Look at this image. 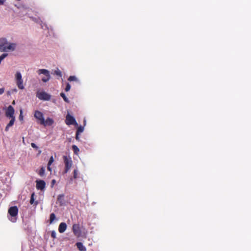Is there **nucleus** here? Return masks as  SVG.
Segmentation results:
<instances>
[{"instance_id":"2","label":"nucleus","mask_w":251,"mask_h":251,"mask_svg":"<svg viewBox=\"0 0 251 251\" xmlns=\"http://www.w3.org/2000/svg\"><path fill=\"white\" fill-rule=\"evenodd\" d=\"M15 81L19 89L23 90L25 88L23 84V80L20 72H17L15 74Z\"/></svg>"},{"instance_id":"17","label":"nucleus","mask_w":251,"mask_h":251,"mask_svg":"<svg viewBox=\"0 0 251 251\" xmlns=\"http://www.w3.org/2000/svg\"><path fill=\"white\" fill-rule=\"evenodd\" d=\"M54 162V158L53 156L50 157L49 161L48 164V170L50 172H51V168H50V165Z\"/></svg>"},{"instance_id":"12","label":"nucleus","mask_w":251,"mask_h":251,"mask_svg":"<svg viewBox=\"0 0 251 251\" xmlns=\"http://www.w3.org/2000/svg\"><path fill=\"white\" fill-rule=\"evenodd\" d=\"M54 123L53 119L50 118H48L46 120H44V124H42V125L46 126H51Z\"/></svg>"},{"instance_id":"27","label":"nucleus","mask_w":251,"mask_h":251,"mask_svg":"<svg viewBox=\"0 0 251 251\" xmlns=\"http://www.w3.org/2000/svg\"><path fill=\"white\" fill-rule=\"evenodd\" d=\"M70 89H71V85L69 83H67L66 84V86L65 89V90L66 92H68L69 91H70Z\"/></svg>"},{"instance_id":"32","label":"nucleus","mask_w":251,"mask_h":251,"mask_svg":"<svg viewBox=\"0 0 251 251\" xmlns=\"http://www.w3.org/2000/svg\"><path fill=\"white\" fill-rule=\"evenodd\" d=\"M4 88H0V95L4 93Z\"/></svg>"},{"instance_id":"39","label":"nucleus","mask_w":251,"mask_h":251,"mask_svg":"<svg viewBox=\"0 0 251 251\" xmlns=\"http://www.w3.org/2000/svg\"><path fill=\"white\" fill-rule=\"evenodd\" d=\"M73 173H76V171L75 170L74 171Z\"/></svg>"},{"instance_id":"26","label":"nucleus","mask_w":251,"mask_h":251,"mask_svg":"<svg viewBox=\"0 0 251 251\" xmlns=\"http://www.w3.org/2000/svg\"><path fill=\"white\" fill-rule=\"evenodd\" d=\"M51 237L52 238H53V239L56 238V232L54 230L51 231Z\"/></svg>"},{"instance_id":"31","label":"nucleus","mask_w":251,"mask_h":251,"mask_svg":"<svg viewBox=\"0 0 251 251\" xmlns=\"http://www.w3.org/2000/svg\"><path fill=\"white\" fill-rule=\"evenodd\" d=\"M79 134H78L77 133H76V135H75V139L77 141H80V138H79Z\"/></svg>"},{"instance_id":"22","label":"nucleus","mask_w":251,"mask_h":251,"mask_svg":"<svg viewBox=\"0 0 251 251\" xmlns=\"http://www.w3.org/2000/svg\"><path fill=\"white\" fill-rule=\"evenodd\" d=\"M60 96L63 98V99L64 100L67 102V103H69V100H68V99L66 97L65 94L62 92L60 93Z\"/></svg>"},{"instance_id":"20","label":"nucleus","mask_w":251,"mask_h":251,"mask_svg":"<svg viewBox=\"0 0 251 251\" xmlns=\"http://www.w3.org/2000/svg\"><path fill=\"white\" fill-rule=\"evenodd\" d=\"M34 193H33L31 194V198H30V203L31 204H34L35 205H36L38 204V202L37 201L34 202Z\"/></svg>"},{"instance_id":"25","label":"nucleus","mask_w":251,"mask_h":251,"mask_svg":"<svg viewBox=\"0 0 251 251\" xmlns=\"http://www.w3.org/2000/svg\"><path fill=\"white\" fill-rule=\"evenodd\" d=\"M68 80L70 81H76L77 79V78L75 76L71 75V76H69Z\"/></svg>"},{"instance_id":"28","label":"nucleus","mask_w":251,"mask_h":251,"mask_svg":"<svg viewBox=\"0 0 251 251\" xmlns=\"http://www.w3.org/2000/svg\"><path fill=\"white\" fill-rule=\"evenodd\" d=\"M31 147H32L33 148H34V149H36V150H37V149H38V147L36 146V145L35 143H32L31 144Z\"/></svg>"},{"instance_id":"5","label":"nucleus","mask_w":251,"mask_h":251,"mask_svg":"<svg viewBox=\"0 0 251 251\" xmlns=\"http://www.w3.org/2000/svg\"><path fill=\"white\" fill-rule=\"evenodd\" d=\"M36 97L41 100H49L50 99V95L45 92H38Z\"/></svg>"},{"instance_id":"33","label":"nucleus","mask_w":251,"mask_h":251,"mask_svg":"<svg viewBox=\"0 0 251 251\" xmlns=\"http://www.w3.org/2000/svg\"><path fill=\"white\" fill-rule=\"evenodd\" d=\"M45 171V168L44 167H42L39 171V173H44Z\"/></svg>"},{"instance_id":"18","label":"nucleus","mask_w":251,"mask_h":251,"mask_svg":"<svg viewBox=\"0 0 251 251\" xmlns=\"http://www.w3.org/2000/svg\"><path fill=\"white\" fill-rule=\"evenodd\" d=\"M56 216L54 213H51L50 216V224H51L53 223L54 220H56Z\"/></svg>"},{"instance_id":"21","label":"nucleus","mask_w":251,"mask_h":251,"mask_svg":"<svg viewBox=\"0 0 251 251\" xmlns=\"http://www.w3.org/2000/svg\"><path fill=\"white\" fill-rule=\"evenodd\" d=\"M72 149L74 151V153L75 154H77L78 152L79 151V149L76 145H73Z\"/></svg>"},{"instance_id":"11","label":"nucleus","mask_w":251,"mask_h":251,"mask_svg":"<svg viewBox=\"0 0 251 251\" xmlns=\"http://www.w3.org/2000/svg\"><path fill=\"white\" fill-rule=\"evenodd\" d=\"M66 229H67V225L65 223L62 222L59 224V227H58V231L60 233H63L64 232H65V231L66 230Z\"/></svg>"},{"instance_id":"29","label":"nucleus","mask_w":251,"mask_h":251,"mask_svg":"<svg viewBox=\"0 0 251 251\" xmlns=\"http://www.w3.org/2000/svg\"><path fill=\"white\" fill-rule=\"evenodd\" d=\"M22 113H23L22 110H20V114L19 116L20 120H23V116L22 115Z\"/></svg>"},{"instance_id":"19","label":"nucleus","mask_w":251,"mask_h":251,"mask_svg":"<svg viewBox=\"0 0 251 251\" xmlns=\"http://www.w3.org/2000/svg\"><path fill=\"white\" fill-rule=\"evenodd\" d=\"M16 45L14 43H8V46L7 47V51L8 50H13L15 48Z\"/></svg>"},{"instance_id":"6","label":"nucleus","mask_w":251,"mask_h":251,"mask_svg":"<svg viewBox=\"0 0 251 251\" xmlns=\"http://www.w3.org/2000/svg\"><path fill=\"white\" fill-rule=\"evenodd\" d=\"M65 123L67 125H73L75 126L78 125L75 118L69 114H67L66 117Z\"/></svg>"},{"instance_id":"13","label":"nucleus","mask_w":251,"mask_h":251,"mask_svg":"<svg viewBox=\"0 0 251 251\" xmlns=\"http://www.w3.org/2000/svg\"><path fill=\"white\" fill-rule=\"evenodd\" d=\"M11 118V120H10L9 123L7 125V126L5 127V130L6 131H8L9 128L10 127L14 125V123L15 122V117H12V118Z\"/></svg>"},{"instance_id":"34","label":"nucleus","mask_w":251,"mask_h":251,"mask_svg":"<svg viewBox=\"0 0 251 251\" xmlns=\"http://www.w3.org/2000/svg\"><path fill=\"white\" fill-rule=\"evenodd\" d=\"M11 93H16L17 92V90L16 88L12 89L11 90Z\"/></svg>"},{"instance_id":"14","label":"nucleus","mask_w":251,"mask_h":251,"mask_svg":"<svg viewBox=\"0 0 251 251\" xmlns=\"http://www.w3.org/2000/svg\"><path fill=\"white\" fill-rule=\"evenodd\" d=\"M76 246L77 249L80 251H86V248L83 246V244L81 242H77L76 243Z\"/></svg>"},{"instance_id":"1","label":"nucleus","mask_w":251,"mask_h":251,"mask_svg":"<svg viewBox=\"0 0 251 251\" xmlns=\"http://www.w3.org/2000/svg\"><path fill=\"white\" fill-rule=\"evenodd\" d=\"M8 213L9 215V220L12 223L17 221L18 218V208L16 206L10 207L8 210Z\"/></svg>"},{"instance_id":"4","label":"nucleus","mask_w":251,"mask_h":251,"mask_svg":"<svg viewBox=\"0 0 251 251\" xmlns=\"http://www.w3.org/2000/svg\"><path fill=\"white\" fill-rule=\"evenodd\" d=\"M63 160L65 165V173H67L72 167V160L71 157L67 156H63Z\"/></svg>"},{"instance_id":"16","label":"nucleus","mask_w":251,"mask_h":251,"mask_svg":"<svg viewBox=\"0 0 251 251\" xmlns=\"http://www.w3.org/2000/svg\"><path fill=\"white\" fill-rule=\"evenodd\" d=\"M64 194H60L58 196L57 201L59 202L60 205H63L64 204Z\"/></svg>"},{"instance_id":"8","label":"nucleus","mask_w":251,"mask_h":251,"mask_svg":"<svg viewBox=\"0 0 251 251\" xmlns=\"http://www.w3.org/2000/svg\"><path fill=\"white\" fill-rule=\"evenodd\" d=\"M74 234L77 237L81 236V231L79 224H74L72 227Z\"/></svg>"},{"instance_id":"7","label":"nucleus","mask_w":251,"mask_h":251,"mask_svg":"<svg viewBox=\"0 0 251 251\" xmlns=\"http://www.w3.org/2000/svg\"><path fill=\"white\" fill-rule=\"evenodd\" d=\"M34 116L35 118L37 119L38 121V122L40 124L42 125V124H44V115L41 112L38 110H36L34 112Z\"/></svg>"},{"instance_id":"9","label":"nucleus","mask_w":251,"mask_h":251,"mask_svg":"<svg viewBox=\"0 0 251 251\" xmlns=\"http://www.w3.org/2000/svg\"><path fill=\"white\" fill-rule=\"evenodd\" d=\"M14 108L11 105H9L5 111V116L8 118L15 117L14 116Z\"/></svg>"},{"instance_id":"38","label":"nucleus","mask_w":251,"mask_h":251,"mask_svg":"<svg viewBox=\"0 0 251 251\" xmlns=\"http://www.w3.org/2000/svg\"><path fill=\"white\" fill-rule=\"evenodd\" d=\"M15 103V100H13V102H12V104H14Z\"/></svg>"},{"instance_id":"36","label":"nucleus","mask_w":251,"mask_h":251,"mask_svg":"<svg viewBox=\"0 0 251 251\" xmlns=\"http://www.w3.org/2000/svg\"><path fill=\"white\" fill-rule=\"evenodd\" d=\"M74 178H76V177H77L76 176H77V174L75 173V174H74Z\"/></svg>"},{"instance_id":"37","label":"nucleus","mask_w":251,"mask_h":251,"mask_svg":"<svg viewBox=\"0 0 251 251\" xmlns=\"http://www.w3.org/2000/svg\"><path fill=\"white\" fill-rule=\"evenodd\" d=\"M11 93H11V91H8V92H7V95H10Z\"/></svg>"},{"instance_id":"35","label":"nucleus","mask_w":251,"mask_h":251,"mask_svg":"<svg viewBox=\"0 0 251 251\" xmlns=\"http://www.w3.org/2000/svg\"><path fill=\"white\" fill-rule=\"evenodd\" d=\"M6 0H0V5L3 4L4 2Z\"/></svg>"},{"instance_id":"3","label":"nucleus","mask_w":251,"mask_h":251,"mask_svg":"<svg viewBox=\"0 0 251 251\" xmlns=\"http://www.w3.org/2000/svg\"><path fill=\"white\" fill-rule=\"evenodd\" d=\"M39 75L43 74L45 75V77L42 78V80L44 82H48L50 78V72L48 70L42 69H39L37 71Z\"/></svg>"},{"instance_id":"15","label":"nucleus","mask_w":251,"mask_h":251,"mask_svg":"<svg viewBox=\"0 0 251 251\" xmlns=\"http://www.w3.org/2000/svg\"><path fill=\"white\" fill-rule=\"evenodd\" d=\"M8 43L7 42H5L3 44H0V51H7V47L8 46Z\"/></svg>"},{"instance_id":"24","label":"nucleus","mask_w":251,"mask_h":251,"mask_svg":"<svg viewBox=\"0 0 251 251\" xmlns=\"http://www.w3.org/2000/svg\"><path fill=\"white\" fill-rule=\"evenodd\" d=\"M54 74L60 77L62 76V73L58 69L54 71Z\"/></svg>"},{"instance_id":"30","label":"nucleus","mask_w":251,"mask_h":251,"mask_svg":"<svg viewBox=\"0 0 251 251\" xmlns=\"http://www.w3.org/2000/svg\"><path fill=\"white\" fill-rule=\"evenodd\" d=\"M56 183V181L55 179H52L51 182V187H53L55 183Z\"/></svg>"},{"instance_id":"10","label":"nucleus","mask_w":251,"mask_h":251,"mask_svg":"<svg viewBox=\"0 0 251 251\" xmlns=\"http://www.w3.org/2000/svg\"><path fill=\"white\" fill-rule=\"evenodd\" d=\"M36 188L38 190H43L45 188L46 183L44 180H36Z\"/></svg>"},{"instance_id":"23","label":"nucleus","mask_w":251,"mask_h":251,"mask_svg":"<svg viewBox=\"0 0 251 251\" xmlns=\"http://www.w3.org/2000/svg\"><path fill=\"white\" fill-rule=\"evenodd\" d=\"M83 130H84V127L82 126H79L77 128L76 133H77L78 134H80V133H82L83 131Z\"/></svg>"}]
</instances>
